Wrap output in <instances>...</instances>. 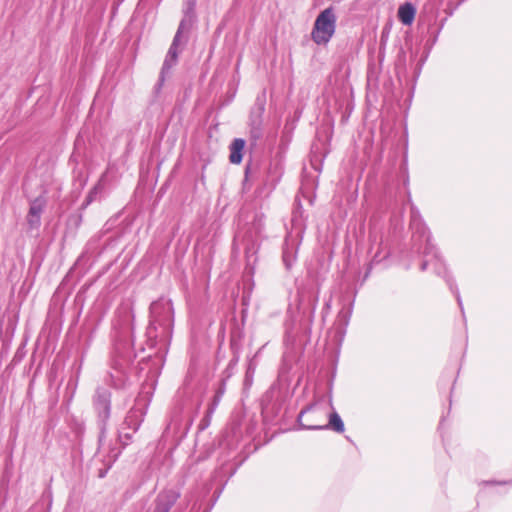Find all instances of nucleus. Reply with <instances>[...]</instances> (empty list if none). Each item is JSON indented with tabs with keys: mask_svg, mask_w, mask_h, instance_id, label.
<instances>
[{
	"mask_svg": "<svg viewBox=\"0 0 512 512\" xmlns=\"http://www.w3.org/2000/svg\"><path fill=\"white\" fill-rule=\"evenodd\" d=\"M336 15L333 8L323 10L316 18L311 32L312 40L318 45L327 44L335 33Z\"/></svg>",
	"mask_w": 512,
	"mask_h": 512,
	"instance_id": "f257e3e1",
	"label": "nucleus"
},
{
	"mask_svg": "<svg viewBox=\"0 0 512 512\" xmlns=\"http://www.w3.org/2000/svg\"><path fill=\"white\" fill-rule=\"evenodd\" d=\"M326 416L327 412L325 410L312 406L303 410L299 414L298 421L300 425L306 429H326L327 425L322 424L325 421Z\"/></svg>",
	"mask_w": 512,
	"mask_h": 512,
	"instance_id": "f03ea898",
	"label": "nucleus"
},
{
	"mask_svg": "<svg viewBox=\"0 0 512 512\" xmlns=\"http://www.w3.org/2000/svg\"><path fill=\"white\" fill-rule=\"evenodd\" d=\"M245 141L241 138L234 139L230 145L229 160L233 164H239L242 161Z\"/></svg>",
	"mask_w": 512,
	"mask_h": 512,
	"instance_id": "7ed1b4c3",
	"label": "nucleus"
},
{
	"mask_svg": "<svg viewBox=\"0 0 512 512\" xmlns=\"http://www.w3.org/2000/svg\"><path fill=\"white\" fill-rule=\"evenodd\" d=\"M416 10L411 3H405L399 7L398 17L405 25H410L415 17Z\"/></svg>",
	"mask_w": 512,
	"mask_h": 512,
	"instance_id": "20e7f679",
	"label": "nucleus"
},
{
	"mask_svg": "<svg viewBox=\"0 0 512 512\" xmlns=\"http://www.w3.org/2000/svg\"><path fill=\"white\" fill-rule=\"evenodd\" d=\"M44 207V200L41 198H36L30 206L29 214H28V222L29 224H35L40 220V214Z\"/></svg>",
	"mask_w": 512,
	"mask_h": 512,
	"instance_id": "39448f33",
	"label": "nucleus"
},
{
	"mask_svg": "<svg viewBox=\"0 0 512 512\" xmlns=\"http://www.w3.org/2000/svg\"><path fill=\"white\" fill-rule=\"evenodd\" d=\"M177 58H178V47L175 45H171V47L169 48L167 57L163 63L162 70H161V76H160L161 82L164 81L165 72L168 71L176 63Z\"/></svg>",
	"mask_w": 512,
	"mask_h": 512,
	"instance_id": "423d86ee",
	"label": "nucleus"
},
{
	"mask_svg": "<svg viewBox=\"0 0 512 512\" xmlns=\"http://www.w3.org/2000/svg\"><path fill=\"white\" fill-rule=\"evenodd\" d=\"M328 427H331L333 430L339 433L344 431V424L336 412L330 414L329 424H327V428Z\"/></svg>",
	"mask_w": 512,
	"mask_h": 512,
	"instance_id": "0eeeda50",
	"label": "nucleus"
},
{
	"mask_svg": "<svg viewBox=\"0 0 512 512\" xmlns=\"http://www.w3.org/2000/svg\"><path fill=\"white\" fill-rule=\"evenodd\" d=\"M165 497H166L165 495L159 496L158 503H157V512H168L169 511L173 500H170V501L164 503Z\"/></svg>",
	"mask_w": 512,
	"mask_h": 512,
	"instance_id": "6e6552de",
	"label": "nucleus"
},
{
	"mask_svg": "<svg viewBox=\"0 0 512 512\" xmlns=\"http://www.w3.org/2000/svg\"><path fill=\"white\" fill-rule=\"evenodd\" d=\"M190 29V23L187 22V20H182L180 22V25L178 27V34H183L184 32H188Z\"/></svg>",
	"mask_w": 512,
	"mask_h": 512,
	"instance_id": "1a4fd4ad",
	"label": "nucleus"
},
{
	"mask_svg": "<svg viewBox=\"0 0 512 512\" xmlns=\"http://www.w3.org/2000/svg\"><path fill=\"white\" fill-rule=\"evenodd\" d=\"M98 402L103 406L104 410H108V395L104 393L98 396Z\"/></svg>",
	"mask_w": 512,
	"mask_h": 512,
	"instance_id": "9d476101",
	"label": "nucleus"
},
{
	"mask_svg": "<svg viewBox=\"0 0 512 512\" xmlns=\"http://www.w3.org/2000/svg\"><path fill=\"white\" fill-rule=\"evenodd\" d=\"M161 305H162L161 303H153L151 305L150 310H151L152 317H156L157 316L158 310L160 309Z\"/></svg>",
	"mask_w": 512,
	"mask_h": 512,
	"instance_id": "9b49d317",
	"label": "nucleus"
},
{
	"mask_svg": "<svg viewBox=\"0 0 512 512\" xmlns=\"http://www.w3.org/2000/svg\"><path fill=\"white\" fill-rule=\"evenodd\" d=\"M181 38H182V34H178V32H176V35L172 42V45H175L178 47L180 44H184L186 42V39L182 42Z\"/></svg>",
	"mask_w": 512,
	"mask_h": 512,
	"instance_id": "f8f14e48",
	"label": "nucleus"
},
{
	"mask_svg": "<svg viewBox=\"0 0 512 512\" xmlns=\"http://www.w3.org/2000/svg\"><path fill=\"white\" fill-rule=\"evenodd\" d=\"M165 305H166V309H167V311L169 312V311H170V309H171L170 304H169V303H166Z\"/></svg>",
	"mask_w": 512,
	"mask_h": 512,
	"instance_id": "ddd939ff",
	"label": "nucleus"
}]
</instances>
